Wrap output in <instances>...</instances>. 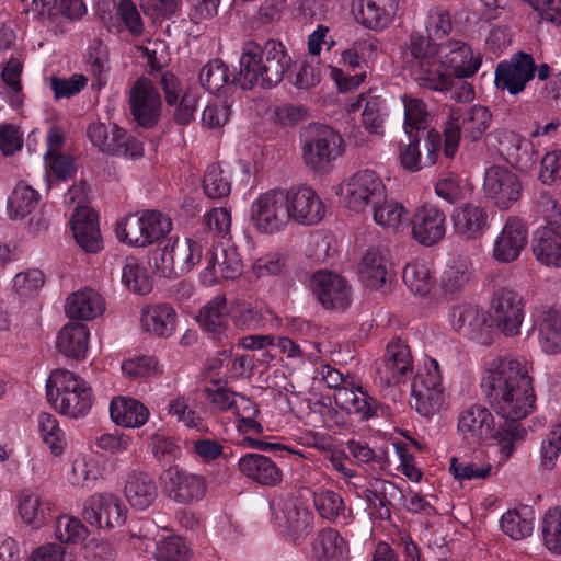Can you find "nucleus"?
<instances>
[{
  "label": "nucleus",
  "mask_w": 561,
  "mask_h": 561,
  "mask_svg": "<svg viewBox=\"0 0 561 561\" xmlns=\"http://www.w3.org/2000/svg\"><path fill=\"white\" fill-rule=\"evenodd\" d=\"M403 65L424 88L434 91L448 90L455 78L474 76L481 67L482 55L461 39L442 43L412 36L402 53Z\"/></svg>",
  "instance_id": "nucleus-1"
},
{
  "label": "nucleus",
  "mask_w": 561,
  "mask_h": 561,
  "mask_svg": "<svg viewBox=\"0 0 561 561\" xmlns=\"http://www.w3.org/2000/svg\"><path fill=\"white\" fill-rule=\"evenodd\" d=\"M530 363L512 356L493 358L486 364L481 389L496 414L520 422L535 409L536 396Z\"/></svg>",
  "instance_id": "nucleus-2"
},
{
  "label": "nucleus",
  "mask_w": 561,
  "mask_h": 561,
  "mask_svg": "<svg viewBox=\"0 0 561 561\" xmlns=\"http://www.w3.org/2000/svg\"><path fill=\"white\" fill-rule=\"evenodd\" d=\"M293 59L286 46L275 39L263 46L253 41L243 44L237 81L241 89H272L278 85L290 69Z\"/></svg>",
  "instance_id": "nucleus-3"
},
{
  "label": "nucleus",
  "mask_w": 561,
  "mask_h": 561,
  "mask_svg": "<svg viewBox=\"0 0 561 561\" xmlns=\"http://www.w3.org/2000/svg\"><path fill=\"white\" fill-rule=\"evenodd\" d=\"M46 396L59 414L72 420L87 416L93 405L90 385L82 377L64 368L49 374Z\"/></svg>",
  "instance_id": "nucleus-4"
},
{
  "label": "nucleus",
  "mask_w": 561,
  "mask_h": 561,
  "mask_svg": "<svg viewBox=\"0 0 561 561\" xmlns=\"http://www.w3.org/2000/svg\"><path fill=\"white\" fill-rule=\"evenodd\" d=\"M387 187L373 170H359L344 178L335 188L340 203L352 213L363 214L385 197Z\"/></svg>",
  "instance_id": "nucleus-5"
},
{
  "label": "nucleus",
  "mask_w": 561,
  "mask_h": 561,
  "mask_svg": "<svg viewBox=\"0 0 561 561\" xmlns=\"http://www.w3.org/2000/svg\"><path fill=\"white\" fill-rule=\"evenodd\" d=\"M271 523L293 543L301 545L312 531L314 516L299 499L278 495L270 504Z\"/></svg>",
  "instance_id": "nucleus-6"
},
{
  "label": "nucleus",
  "mask_w": 561,
  "mask_h": 561,
  "mask_svg": "<svg viewBox=\"0 0 561 561\" xmlns=\"http://www.w3.org/2000/svg\"><path fill=\"white\" fill-rule=\"evenodd\" d=\"M445 404V388L439 364L427 357L420 366L411 386V405L425 417L437 414Z\"/></svg>",
  "instance_id": "nucleus-7"
},
{
  "label": "nucleus",
  "mask_w": 561,
  "mask_h": 561,
  "mask_svg": "<svg viewBox=\"0 0 561 561\" xmlns=\"http://www.w3.org/2000/svg\"><path fill=\"white\" fill-rule=\"evenodd\" d=\"M491 119L490 111L482 105H474L466 113H462L460 108H449L444 127L446 157H454L461 136L470 141L479 140L489 128Z\"/></svg>",
  "instance_id": "nucleus-8"
},
{
  "label": "nucleus",
  "mask_w": 561,
  "mask_h": 561,
  "mask_svg": "<svg viewBox=\"0 0 561 561\" xmlns=\"http://www.w3.org/2000/svg\"><path fill=\"white\" fill-rule=\"evenodd\" d=\"M304 163L314 171L327 170L344 153L342 136L330 126H312L300 144Z\"/></svg>",
  "instance_id": "nucleus-9"
},
{
  "label": "nucleus",
  "mask_w": 561,
  "mask_h": 561,
  "mask_svg": "<svg viewBox=\"0 0 561 561\" xmlns=\"http://www.w3.org/2000/svg\"><path fill=\"white\" fill-rule=\"evenodd\" d=\"M253 226L263 233L283 230L289 222L285 188H272L259 194L251 204Z\"/></svg>",
  "instance_id": "nucleus-10"
},
{
  "label": "nucleus",
  "mask_w": 561,
  "mask_h": 561,
  "mask_svg": "<svg viewBox=\"0 0 561 561\" xmlns=\"http://www.w3.org/2000/svg\"><path fill=\"white\" fill-rule=\"evenodd\" d=\"M288 218L299 226L311 227L323 221L328 205L320 193L310 185H295L285 188Z\"/></svg>",
  "instance_id": "nucleus-11"
},
{
  "label": "nucleus",
  "mask_w": 561,
  "mask_h": 561,
  "mask_svg": "<svg viewBox=\"0 0 561 561\" xmlns=\"http://www.w3.org/2000/svg\"><path fill=\"white\" fill-rule=\"evenodd\" d=\"M128 514V508L122 500L112 492H99L90 495L82 510L84 520L100 529H112L122 526Z\"/></svg>",
  "instance_id": "nucleus-12"
},
{
  "label": "nucleus",
  "mask_w": 561,
  "mask_h": 561,
  "mask_svg": "<svg viewBox=\"0 0 561 561\" xmlns=\"http://www.w3.org/2000/svg\"><path fill=\"white\" fill-rule=\"evenodd\" d=\"M88 137L100 151L113 156L137 159L144 154L142 145L126 134L117 125L93 123L88 128Z\"/></svg>",
  "instance_id": "nucleus-13"
},
{
  "label": "nucleus",
  "mask_w": 561,
  "mask_h": 561,
  "mask_svg": "<svg viewBox=\"0 0 561 561\" xmlns=\"http://www.w3.org/2000/svg\"><path fill=\"white\" fill-rule=\"evenodd\" d=\"M491 317L496 329L505 336H516L525 318V304L522 296L510 288L494 293Z\"/></svg>",
  "instance_id": "nucleus-14"
},
{
  "label": "nucleus",
  "mask_w": 561,
  "mask_h": 561,
  "mask_svg": "<svg viewBox=\"0 0 561 561\" xmlns=\"http://www.w3.org/2000/svg\"><path fill=\"white\" fill-rule=\"evenodd\" d=\"M161 479L167 495L175 503L190 505L201 501L206 494L205 478L179 466L169 467Z\"/></svg>",
  "instance_id": "nucleus-15"
},
{
  "label": "nucleus",
  "mask_w": 561,
  "mask_h": 561,
  "mask_svg": "<svg viewBox=\"0 0 561 561\" xmlns=\"http://www.w3.org/2000/svg\"><path fill=\"white\" fill-rule=\"evenodd\" d=\"M483 192L499 209H507L522 195V183L506 167L492 165L484 172Z\"/></svg>",
  "instance_id": "nucleus-16"
},
{
  "label": "nucleus",
  "mask_w": 561,
  "mask_h": 561,
  "mask_svg": "<svg viewBox=\"0 0 561 561\" xmlns=\"http://www.w3.org/2000/svg\"><path fill=\"white\" fill-rule=\"evenodd\" d=\"M358 274L362 283L373 290H383L391 282L392 261L387 245L368 247L362 255Z\"/></svg>",
  "instance_id": "nucleus-17"
},
{
  "label": "nucleus",
  "mask_w": 561,
  "mask_h": 561,
  "mask_svg": "<svg viewBox=\"0 0 561 561\" xmlns=\"http://www.w3.org/2000/svg\"><path fill=\"white\" fill-rule=\"evenodd\" d=\"M310 288L327 309L344 310L351 305V286L336 273L328 271L313 273L310 278Z\"/></svg>",
  "instance_id": "nucleus-18"
},
{
  "label": "nucleus",
  "mask_w": 561,
  "mask_h": 561,
  "mask_svg": "<svg viewBox=\"0 0 561 561\" xmlns=\"http://www.w3.org/2000/svg\"><path fill=\"white\" fill-rule=\"evenodd\" d=\"M411 237L423 247H433L446 234V215L437 206L424 204L419 206L411 219Z\"/></svg>",
  "instance_id": "nucleus-19"
},
{
  "label": "nucleus",
  "mask_w": 561,
  "mask_h": 561,
  "mask_svg": "<svg viewBox=\"0 0 561 561\" xmlns=\"http://www.w3.org/2000/svg\"><path fill=\"white\" fill-rule=\"evenodd\" d=\"M536 66L530 55L518 53L508 61H501L495 69L494 84L512 95L520 93L534 78Z\"/></svg>",
  "instance_id": "nucleus-20"
},
{
  "label": "nucleus",
  "mask_w": 561,
  "mask_h": 561,
  "mask_svg": "<svg viewBox=\"0 0 561 561\" xmlns=\"http://www.w3.org/2000/svg\"><path fill=\"white\" fill-rule=\"evenodd\" d=\"M413 368L409 345L401 339H393L386 346L377 375L382 383L390 386L405 381L413 373Z\"/></svg>",
  "instance_id": "nucleus-21"
},
{
  "label": "nucleus",
  "mask_w": 561,
  "mask_h": 561,
  "mask_svg": "<svg viewBox=\"0 0 561 561\" xmlns=\"http://www.w3.org/2000/svg\"><path fill=\"white\" fill-rule=\"evenodd\" d=\"M360 108V121L364 129L375 137H383L386 122L390 115L387 99L376 94L373 90H367L352 99L348 103L350 112H356Z\"/></svg>",
  "instance_id": "nucleus-22"
},
{
  "label": "nucleus",
  "mask_w": 561,
  "mask_h": 561,
  "mask_svg": "<svg viewBox=\"0 0 561 561\" xmlns=\"http://www.w3.org/2000/svg\"><path fill=\"white\" fill-rule=\"evenodd\" d=\"M129 105L134 119L142 127L153 126L161 112V98L149 79L140 78L133 85Z\"/></svg>",
  "instance_id": "nucleus-23"
},
{
  "label": "nucleus",
  "mask_w": 561,
  "mask_h": 561,
  "mask_svg": "<svg viewBox=\"0 0 561 561\" xmlns=\"http://www.w3.org/2000/svg\"><path fill=\"white\" fill-rule=\"evenodd\" d=\"M494 427L495 421L491 411L481 404L463 409L457 419L458 435L470 445L490 440Z\"/></svg>",
  "instance_id": "nucleus-24"
},
{
  "label": "nucleus",
  "mask_w": 561,
  "mask_h": 561,
  "mask_svg": "<svg viewBox=\"0 0 561 561\" xmlns=\"http://www.w3.org/2000/svg\"><path fill=\"white\" fill-rule=\"evenodd\" d=\"M205 267L201 273L204 285L211 286L219 278L236 279L242 274L243 263L234 247L209 250L204 256Z\"/></svg>",
  "instance_id": "nucleus-25"
},
{
  "label": "nucleus",
  "mask_w": 561,
  "mask_h": 561,
  "mask_svg": "<svg viewBox=\"0 0 561 561\" xmlns=\"http://www.w3.org/2000/svg\"><path fill=\"white\" fill-rule=\"evenodd\" d=\"M528 240L526 224L517 217H508L493 242L492 256L496 262L516 261Z\"/></svg>",
  "instance_id": "nucleus-26"
},
{
  "label": "nucleus",
  "mask_w": 561,
  "mask_h": 561,
  "mask_svg": "<svg viewBox=\"0 0 561 561\" xmlns=\"http://www.w3.org/2000/svg\"><path fill=\"white\" fill-rule=\"evenodd\" d=\"M106 473V463L93 453L79 451L70 459L68 483L79 490H93Z\"/></svg>",
  "instance_id": "nucleus-27"
},
{
  "label": "nucleus",
  "mask_w": 561,
  "mask_h": 561,
  "mask_svg": "<svg viewBox=\"0 0 561 561\" xmlns=\"http://www.w3.org/2000/svg\"><path fill=\"white\" fill-rule=\"evenodd\" d=\"M398 0H357L353 4L355 20L365 28L381 32L394 21Z\"/></svg>",
  "instance_id": "nucleus-28"
},
{
  "label": "nucleus",
  "mask_w": 561,
  "mask_h": 561,
  "mask_svg": "<svg viewBox=\"0 0 561 561\" xmlns=\"http://www.w3.org/2000/svg\"><path fill=\"white\" fill-rule=\"evenodd\" d=\"M449 322L455 331L481 344L489 343V329L485 312L473 305L454 306Z\"/></svg>",
  "instance_id": "nucleus-29"
},
{
  "label": "nucleus",
  "mask_w": 561,
  "mask_h": 561,
  "mask_svg": "<svg viewBox=\"0 0 561 561\" xmlns=\"http://www.w3.org/2000/svg\"><path fill=\"white\" fill-rule=\"evenodd\" d=\"M15 500L19 517L25 526L38 530L49 522L53 503L38 490L23 489Z\"/></svg>",
  "instance_id": "nucleus-30"
},
{
  "label": "nucleus",
  "mask_w": 561,
  "mask_h": 561,
  "mask_svg": "<svg viewBox=\"0 0 561 561\" xmlns=\"http://www.w3.org/2000/svg\"><path fill=\"white\" fill-rule=\"evenodd\" d=\"M369 514L380 520H387L391 516L390 506L403 499L402 491L391 481L381 478L368 480L364 490Z\"/></svg>",
  "instance_id": "nucleus-31"
},
{
  "label": "nucleus",
  "mask_w": 561,
  "mask_h": 561,
  "mask_svg": "<svg viewBox=\"0 0 561 561\" xmlns=\"http://www.w3.org/2000/svg\"><path fill=\"white\" fill-rule=\"evenodd\" d=\"M162 84L168 105H178L173 117L182 126H186L195 118L199 95L197 92L186 90L180 87L178 80L171 73L162 76Z\"/></svg>",
  "instance_id": "nucleus-32"
},
{
  "label": "nucleus",
  "mask_w": 561,
  "mask_h": 561,
  "mask_svg": "<svg viewBox=\"0 0 561 561\" xmlns=\"http://www.w3.org/2000/svg\"><path fill=\"white\" fill-rule=\"evenodd\" d=\"M308 561H348V541L335 529H321L310 543Z\"/></svg>",
  "instance_id": "nucleus-33"
},
{
  "label": "nucleus",
  "mask_w": 561,
  "mask_h": 561,
  "mask_svg": "<svg viewBox=\"0 0 561 561\" xmlns=\"http://www.w3.org/2000/svg\"><path fill=\"white\" fill-rule=\"evenodd\" d=\"M70 222L76 242L85 252L96 253L103 248L96 214L92 209L78 205Z\"/></svg>",
  "instance_id": "nucleus-34"
},
{
  "label": "nucleus",
  "mask_w": 561,
  "mask_h": 561,
  "mask_svg": "<svg viewBox=\"0 0 561 561\" xmlns=\"http://www.w3.org/2000/svg\"><path fill=\"white\" fill-rule=\"evenodd\" d=\"M541 351L548 355L561 354V311L552 307H540L534 313Z\"/></svg>",
  "instance_id": "nucleus-35"
},
{
  "label": "nucleus",
  "mask_w": 561,
  "mask_h": 561,
  "mask_svg": "<svg viewBox=\"0 0 561 561\" xmlns=\"http://www.w3.org/2000/svg\"><path fill=\"white\" fill-rule=\"evenodd\" d=\"M238 468L247 479L264 486L278 485L283 480L280 468L262 454L243 455L238 461Z\"/></svg>",
  "instance_id": "nucleus-36"
},
{
  "label": "nucleus",
  "mask_w": 561,
  "mask_h": 561,
  "mask_svg": "<svg viewBox=\"0 0 561 561\" xmlns=\"http://www.w3.org/2000/svg\"><path fill=\"white\" fill-rule=\"evenodd\" d=\"M158 486L152 476L144 471H131L124 483V496L136 511H146L158 499Z\"/></svg>",
  "instance_id": "nucleus-37"
},
{
  "label": "nucleus",
  "mask_w": 561,
  "mask_h": 561,
  "mask_svg": "<svg viewBox=\"0 0 561 561\" xmlns=\"http://www.w3.org/2000/svg\"><path fill=\"white\" fill-rule=\"evenodd\" d=\"M335 404L348 414L359 415L368 420L376 415V401L354 380H346V386L333 393Z\"/></svg>",
  "instance_id": "nucleus-38"
},
{
  "label": "nucleus",
  "mask_w": 561,
  "mask_h": 561,
  "mask_svg": "<svg viewBox=\"0 0 561 561\" xmlns=\"http://www.w3.org/2000/svg\"><path fill=\"white\" fill-rule=\"evenodd\" d=\"M178 314L167 304L145 306L140 311L139 322L144 332L158 337H170L176 329Z\"/></svg>",
  "instance_id": "nucleus-39"
},
{
  "label": "nucleus",
  "mask_w": 561,
  "mask_h": 561,
  "mask_svg": "<svg viewBox=\"0 0 561 561\" xmlns=\"http://www.w3.org/2000/svg\"><path fill=\"white\" fill-rule=\"evenodd\" d=\"M409 135V142L403 145L400 149V161L402 167L410 171L416 172L422 168L431 167L436 162L437 153L440 148V137L437 131L431 130L427 134L425 142L426 156L422 157L420 151L419 139L411 134Z\"/></svg>",
  "instance_id": "nucleus-40"
},
{
  "label": "nucleus",
  "mask_w": 561,
  "mask_h": 561,
  "mask_svg": "<svg viewBox=\"0 0 561 561\" xmlns=\"http://www.w3.org/2000/svg\"><path fill=\"white\" fill-rule=\"evenodd\" d=\"M148 408L130 397H115L110 403V416L114 424L124 428H139L149 419Z\"/></svg>",
  "instance_id": "nucleus-41"
},
{
  "label": "nucleus",
  "mask_w": 561,
  "mask_h": 561,
  "mask_svg": "<svg viewBox=\"0 0 561 561\" xmlns=\"http://www.w3.org/2000/svg\"><path fill=\"white\" fill-rule=\"evenodd\" d=\"M104 310L103 298L91 288H82L72 293L65 302V311L71 319L93 320L101 316Z\"/></svg>",
  "instance_id": "nucleus-42"
},
{
  "label": "nucleus",
  "mask_w": 561,
  "mask_h": 561,
  "mask_svg": "<svg viewBox=\"0 0 561 561\" xmlns=\"http://www.w3.org/2000/svg\"><path fill=\"white\" fill-rule=\"evenodd\" d=\"M373 220L376 225L394 233L405 230L409 226V211L405 206L388 197V192L385 197L374 205L371 208Z\"/></svg>",
  "instance_id": "nucleus-43"
},
{
  "label": "nucleus",
  "mask_w": 561,
  "mask_h": 561,
  "mask_svg": "<svg viewBox=\"0 0 561 561\" xmlns=\"http://www.w3.org/2000/svg\"><path fill=\"white\" fill-rule=\"evenodd\" d=\"M402 279L408 290L419 297H426L436 284L435 272L423 257H415L405 264Z\"/></svg>",
  "instance_id": "nucleus-44"
},
{
  "label": "nucleus",
  "mask_w": 561,
  "mask_h": 561,
  "mask_svg": "<svg viewBox=\"0 0 561 561\" xmlns=\"http://www.w3.org/2000/svg\"><path fill=\"white\" fill-rule=\"evenodd\" d=\"M229 304L225 296H216L201 310L197 320L214 339H220L229 328Z\"/></svg>",
  "instance_id": "nucleus-45"
},
{
  "label": "nucleus",
  "mask_w": 561,
  "mask_h": 561,
  "mask_svg": "<svg viewBox=\"0 0 561 561\" xmlns=\"http://www.w3.org/2000/svg\"><path fill=\"white\" fill-rule=\"evenodd\" d=\"M90 331L83 323L69 322L57 335V348L66 357L82 359L89 346Z\"/></svg>",
  "instance_id": "nucleus-46"
},
{
  "label": "nucleus",
  "mask_w": 561,
  "mask_h": 561,
  "mask_svg": "<svg viewBox=\"0 0 561 561\" xmlns=\"http://www.w3.org/2000/svg\"><path fill=\"white\" fill-rule=\"evenodd\" d=\"M527 431L520 422L505 421L497 428L494 427L490 440L496 448L499 465L505 463L515 453L516 447L525 440Z\"/></svg>",
  "instance_id": "nucleus-47"
},
{
  "label": "nucleus",
  "mask_w": 561,
  "mask_h": 561,
  "mask_svg": "<svg viewBox=\"0 0 561 561\" xmlns=\"http://www.w3.org/2000/svg\"><path fill=\"white\" fill-rule=\"evenodd\" d=\"M453 222L457 233L477 238L489 228V215L484 207L466 204L455 210Z\"/></svg>",
  "instance_id": "nucleus-48"
},
{
  "label": "nucleus",
  "mask_w": 561,
  "mask_h": 561,
  "mask_svg": "<svg viewBox=\"0 0 561 561\" xmlns=\"http://www.w3.org/2000/svg\"><path fill=\"white\" fill-rule=\"evenodd\" d=\"M533 251L542 264L561 267V228L549 225L538 229Z\"/></svg>",
  "instance_id": "nucleus-49"
},
{
  "label": "nucleus",
  "mask_w": 561,
  "mask_h": 561,
  "mask_svg": "<svg viewBox=\"0 0 561 561\" xmlns=\"http://www.w3.org/2000/svg\"><path fill=\"white\" fill-rule=\"evenodd\" d=\"M378 54L379 41L370 34H363L354 39L350 47L341 51L340 64L350 70H355L362 64L368 66L374 62Z\"/></svg>",
  "instance_id": "nucleus-50"
},
{
  "label": "nucleus",
  "mask_w": 561,
  "mask_h": 561,
  "mask_svg": "<svg viewBox=\"0 0 561 561\" xmlns=\"http://www.w3.org/2000/svg\"><path fill=\"white\" fill-rule=\"evenodd\" d=\"M535 518V512L530 506L510 510L501 517V529L512 539L520 540L531 535Z\"/></svg>",
  "instance_id": "nucleus-51"
},
{
  "label": "nucleus",
  "mask_w": 561,
  "mask_h": 561,
  "mask_svg": "<svg viewBox=\"0 0 561 561\" xmlns=\"http://www.w3.org/2000/svg\"><path fill=\"white\" fill-rule=\"evenodd\" d=\"M36 421L42 442L54 457H61L67 449L68 440L58 420L50 413L42 412L37 415Z\"/></svg>",
  "instance_id": "nucleus-52"
},
{
  "label": "nucleus",
  "mask_w": 561,
  "mask_h": 561,
  "mask_svg": "<svg viewBox=\"0 0 561 561\" xmlns=\"http://www.w3.org/2000/svg\"><path fill=\"white\" fill-rule=\"evenodd\" d=\"M497 152L510 164L522 167L526 161L529 144L517 133L507 129L495 131Z\"/></svg>",
  "instance_id": "nucleus-53"
},
{
  "label": "nucleus",
  "mask_w": 561,
  "mask_h": 561,
  "mask_svg": "<svg viewBox=\"0 0 561 561\" xmlns=\"http://www.w3.org/2000/svg\"><path fill=\"white\" fill-rule=\"evenodd\" d=\"M122 283L135 294L147 295L150 293L152 279L147 264L135 256H127L122 266Z\"/></svg>",
  "instance_id": "nucleus-54"
},
{
  "label": "nucleus",
  "mask_w": 561,
  "mask_h": 561,
  "mask_svg": "<svg viewBox=\"0 0 561 561\" xmlns=\"http://www.w3.org/2000/svg\"><path fill=\"white\" fill-rule=\"evenodd\" d=\"M39 193L25 182H19L7 202L8 216L11 219H22L30 215L38 205Z\"/></svg>",
  "instance_id": "nucleus-55"
},
{
  "label": "nucleus",
  "mask_w": 561,
  "mask_h": 561,
  "mask_svg": "<svg viewBox=\"0 0 561 561\" xmlns=\"http://www.w3.org/2000/svg\"><path fill=\"white\" fill-rule=\"evenodd\" d=\"M230 320L241 331H255L263 327L262 309L245 299H233L229 302Z\"/></svg>",
  "instance_id": "nucleus-56"
},
{
  "label": "nucleus",
  "mask_w": 561,
  "mask_h": 561,
  "mask_svg": "<svg viewBox=\"0 0 561 561\" xmlns=\"http://www.w3.org/2000/svg\"><path fill=\"white\" fill-rule=\"evenodd\" d=\"M473 266L469 259L455 256L448 261L440 276L442 287L448 293L462 290L470 282Z\"/></svg>",
  "instance_id": "nucleus-57"
},
{
  "label": "nucleus",
  "mask_w": 561,
  "mask_h": 561,
  "mask_svg": "<svg viewBox=\"0 0 561 561\" xmlns=\"http://www.w3.org/2000/svg\"><path fill=\"white\" fill-rule=\"evenodd\" d=\"M337 251L335 237L327 230L312 231L306 242V257L317 264L325 263Z\"/></svg>",
  "instance_id": "nucleus-58"
},
{
  "label": "nucleus",
  "mask_w": 561,
  "mask_h": 561,
  "mask_svg": "<svg viewBox=\"0 0 561 561\" xmlns=\"http://www.w3.org/2000/svg\"><path fill=\"white\" fill-rule=\"evenodd\" d=\"M171 243L180 276L191 272L202 261L204 249L202 241L186 238L182 241L173 240Z\"/></svg>",
  "instance_id": "nucleus-59"
},
{
  "label": "nucleus",
  "mask_w": 561,
  "mask_h": 561,
  "mask_svg": "<svg viewBox=\"0 0 561 561\" xmlns=\"http://www.w3.org/2000/svg\"><path fill=\"white\" fill-rule=\"evenodd\" d=\"M22 70L21 61L16 58H11L4 65L1 72V80L5 85V96L12 108H19L23 103Z\"/></svg>",
  "instance_id": "nucleus-60"
},
{
  "label": "nucleus",
  "mask_w": 561,
  "mask_h": 561,
  "mask_svg": "<svg viewBox=\"0 0 561 561\" xmlns=\"http://www.w3.org/2000/svg\"><path fill=\"white\" fill-rule=\"evenodd\" d=\"M207 386L204 389L206 400L211 404L216 412H225L232 409L234 398L238 393L230 391L226 387V381L215 377L213 371L206 376Z\"/></svg>",
  "instance_id": "nucleus-61"
},
{
  "label": "nucleus",
  "mask_w": 561,
  "mask_h": 561,
  "mask_svg": "<svg viewBox=\"0 0 561 561\" xmlns=\"http://www.w3.org/2000/svg\"><path fill=\"white\" fill-rule=\"evenodd\" d=\"M140 217L145 247L160 240L172 229L171 219L160 211L145 210Z\"/></svg>",
  "instance_id": "nucleus-62"
},
{
  "label": "nucleus",
  "mask_w": 561,
  "mask_h": 561,
  "mask_svg": "<svg viewBox=\"0 0 561 561\" xmlns=\"http://www.w3.org/2000/svg\"><path fill=\"white\" fill-rule=\"evenodd\" d=\"M541 535L545 547L556 554H561V506L546 511L541 518Z\"/></svg>",
  "instance_id": "nucleus-63"
},
{
  "label": "nucleus",
  "mask_w": 561,
  "mask_h": 561,
  "mask_svg": "<svg viewBox=\"0 0 561 561\" xmlns=\"http://www.w3.org/2000/svg\"><path fill=\"white\" fill-rule=\"evenodd\" d=\"M88 535V528L77 517L61 515L56 519L55 537L61 543L80 545L85 541Z\"/></svg>",
  "instance_id": "nucleus-64"
}]
</instances>
